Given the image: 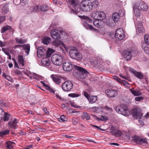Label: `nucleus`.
<instances>
[{"label":"nucleus","mask_w":149,"mask_h":149,"mask_svg":"<svg viewBox=\"0 0 149 149\" xmlns=\"http://www.w3.org/2000/svg\"><path fill=\"white\" fill-rule=\"evenodd\" d=\"M112 18L114 22L116 23L118 22V20L120 18V16L118 13L116 12L113 14Z\"/></svg>","instance_id":"obj_29"},{"label":"nucleus","mask_w":149,"mask_h":149,"mask_svg":"<svg viewBox=\"0 0 149 149\" xmlns=\"http://www.w3.org/2000/svg\"><path fill=\"white\" fill-rule=\"evenodd\" d=\"M142 47L143 49L144 50V51L145 53L147 54H149V47H148L144 46H142Z\"/></svg>","instance_id":"obj_45"},{"label":"nucleus","mask_w":149,"mask_h":149,"mask_svg":"<svg viewBox=\"0 0 149 149\" xmlns=\"http://www.w3.org/2000/svg\"><path fill=\"white\" fill-rule=\"evenodd\" d=\"M4 113L3 110L2 108H0V120L3 119Z\"/></svg>","instance_id":"obj_47"},{"label":"nucleus","mask_w":149,"mask_h":149,"mask_svg":"<svg viewBox=\"0 0 149 149\" xmlns=\"http://www.w3.org/2000/svg\"><path fill=\"white\" fill-rule=\"evenodd\" d=\"M136 31L137 33H145V30L143 27V26L142 24V23L140 24H139L137 26V27L136 28Z\"/></svg>","instance_id":"obj_20"},{"label":"nucleus","mask_w":149,"mask_h":149,"mask_svg":"<svg viewBox=\"0 0 149 149\" xmlns=\"http://www.w3.org/2000/svg\"><path fill=\"white\" fill-rule=\"evenodd\" d=\"M9 131L8 130H6L0 132V135L2 136L3 135L8 134L9 133Z\"/></svg>","instance_id":"obj_43"},{"label":"nucleus","mask_w":149,"mask_h":149,"mask_svg":"<svg viewBox=\"0 0 149 149\" xmlns=\"http://www.w3.org/2000/svg\"><path fill=\"white\" fill-rule=\"evenodd\" d=\"M97 119L98 120H101L103 121H106L108 120V118L106 116H101L100 117L97 118Z\"/></svg>","instance_id":"obj_40"},{"label":"nucleus","mask_w":149,"mask_h":149,"mask_svg":"<svg viewBox=\"0 0 149 149\" xmlns=\"http://www.w3.org/2000/svg\"><path fill=\"white\" fill-rule=\"evenodd\" d=\"M133 9L135 16L136 17H138L140 16V10L138 9L137 6H135L133 5Z\"/></svg>","instance_id":"obj_26"},{"label":"nucleus","mask_w":149,"mask_h":149,"mask_svg":"<svg viewBox=\"0 0 149 149\" xmlns=\"http://www.w3.org/2000/svg\"><path fill=\"white\" fill-rule=\"evenodd\" d=\"M116 110L118 113L124 116H128L130 114V111L128 108L126 107H123L118 106L116 107Z\"/></svg>","instance_id":"obj_6"},{"label":"nucleus","mask_w":149,"mask_h":149,"mask_svg":"<svg viewBox=\"0 0 149 149\" xmlns=\"http://www.w3.org/2000/svg\"><path fill=\"white\" fill-rule=\"evenodd\" d=\"M5 20V17L2 16L0 15V24L3 22Z\"/></svg>","instance_id":"obj_58"},{"label":"nucleus","mask_w":149,"mask_h":149,"mask_svg":"<svg viewBox=\"0 0 149 149\" xmlns=\"http://www.w3.org/2000/svg\"><path fill=\"white\" fill-rule=\"evenodd\" d=\"M105 92L110 97H114L117 95V92L113 90L107 89L105 91Z\"/></svg>","instance_id":"obj_17"},{"label":"nucleus","mask_w":149,"mask_h":149,"mask_svg":"<svg viewBox=\"0 0 149 149\" xmlns=\"http://www.w3.org/2000/svg\"><path fill=\"white\" fill-rule=\"evenodd\" d=\"M103 109L109 111L110 112L112 111V108L109 107L107 106L103 107Z\"/></svg>","instance_id":"obj_49"},{"label":"nucleus","mask_w":149,"mask_h":149,"mask_svg":"<svg viewBox=\"0 0 149 149\" xmlns=\"http://www.w3.org/2000/svg\"><path fill=\"white\" fill-rule=\"evenodd\" d=\"M111 132L115 134V135L117 134V133L116 132V130L115 129V128L113 127H111Z\"/></svg>","instance_id":"obj_53"},{"label":"nucleus","mask_w":149,"mask_h":149,"mask_svg":"<svg viewBox=\"0 0 149 149\" xmlns=\"http://www.w3.org/2000/svg\"><path fill=\"white\" fill-rule=\"evenodd\" d=\"M63 58L62 55L55 54L53 55L51 57L52 63L55 65H61L63 62Z\"/></svg>","instance_id":"obj_2"},{"label":"nucleus","mask_w":149,"mask_h":149,"mask_svg":"<svg viewBox=\"0 0 149 149\" xmlns=\"http://www.w3.org/2000/svg\"><path fill=\"white\" fill-rule=\"evenodd\" d=\"M18 62L21 64L22 66H24V60L23 56L22 55H18Z\"/></svg>","instance_id":"obj_28"},{"label":"nucleus","mask_w":149,"mask_h":149,"mask_svg":"<svg viewBox=\"0 0 149 149\" xmlns=\"http://www.w3.org/2000/svg\"><path fill=\"white\" fill-rule=\"evenodd\" d=\"M91 16L94 20L100 19V20H102L105 18L106 15L103 12L97 11L92 13Z\"/></svg>","instance_id":"obj_3"},{"label":"nucleus","mask_w":149,"mask_h":149,"mask_svg":"<svg viewBox=\"0 0 149 149\" xmlns=\"http://www.w3.org/2000/svg\"><path fill=\"white\" fill-rule=\"evenodd\" d=\"M143 98L142 97H136L135 98V100L136 101L140 102L141 100H143Z\"/></svg>","instance_id":"obj_52"},{"label":"nucleus","mask_w":149,"mask_h":149,"mask_svg":"<svg viewBox=\"0 0 149 149\" xmlns=\"http://www.w3.org/2000/svg\"><path fill=\"white\" fill-rule=\"evenodd\" d=\"M21 47L23 48V49L25 50V53L27 54L28 55L30 52V45L29 44H24L22 45Z\"/></svg>","instance_id":"obj_23"},{"label":"nucleus","mask_w":149,"mask_h":149,"mask_svg":"<svg viewBox=\"0 0 149 149\" xmlns=\"http://www.w3.org/2000/svg\"><path fill=\"white\" fill-rule=\"evenodd\" d=\"M83 25L84 27L87 29L95 30V29L93 26L89 24L86 21H84L83 22Z\"/></svg>","instance_id":"obj_27"},{"label":"nucleus","mask_w":149,"mask_h":149,"mask_svg":"<svg viewBox=\"0 0 149 149\" xmlns=\"http://www.w3.org/2000/svg\"><path fill=\"white\" fill-rule=\"evenodd\" d=\"M72 122L73 124L74 125H76L77 123V121H76L74 118H73L72 119Z\"/></svg>","instance_id":"obj_63"},{"label":"nucleus","mask_w":149,"mask_h":149,"mask_svg":"<svg viewBox=\"0 0 149 149\" xmlns=\"http://www.w3.org/2000/svg\"><path fill=\"white\" fill-rule=\"evenodd\" d=\"M132 112L134 117L139 119L138 121H140V118L143 115L141 112V109L139 107H135L132 110Z\"/></svg>","instance_id":"obj_8"},{"label":"nucleus","mask_w":149,"mask_h":149,"mask_svg":"<svg viewBox=\"0 0 149 149\" xmlns=\"http://www.w3.org/2000/svg\"><path fill=\"white\" fill-rule=\"evenodd\" d=\"M11 27L9 26H4L1 30V32L3 33L6 31L10 29Z\"/></svg>","instance_id":"obj_39"},{"label":"nucleus","mask_w":149,"mask_h":149,"mask_svg":"<svg viewBox=\"0 0 149 149\" xmlns=\"http://www.w3.org/2000/svg\"><path fill=\"white\" fill-rule=\"evenodd\" d=\"M56 84H59L61 82V79L59 77H58L56 75L52 74L50 76Z\"/></svg>","instance_id":"obj_19"},{"label":"nucleus","mask_w":149,"mask_h":149,"mask_svg":"<svg viewBox=\"0 0 149 149\" xmlns=\"http://www.w3.org/2000/svg\"><path fill=\"white\" fill-rule=\"evenodd\" d=\"M144 40L145 43L147 44H149V35H146L144 37Z\"/></svg>","instance_id":"obj_42"},{"label":"nucleus","mask_w":149,"mask_h":149,"mask_svg":"<svg viewBox=\"0 0 149 149\" xmlns=\"http://www.w3.org/2000/svg\"><path fill=\"white\" fill-rule=\"evenodd\" d=\"M15 40L19 44H23L25 42V40L21 38H15Z\"/></svg>","instance_id":"obj_41"},{"label":"nucleus","mask_w":149,"mask_h":149,"mask_svg":"<svg viewBox=\"0 0 149 149\" xmlns=\"http://www.w3.org/2000/svg\"><path fill=\"white\" fill-rule=\"evenodd\" d=\"M70 5L74 8L77 11V9L79 8L80 1L79 0H68Z\"/></svg>","instance_id":"obj_11"},{"label":"nucleus","mask_w":149,"mask_h":149,"mask_svg":"<svg viewBox=\"0 0 149 149\" xmlns=\"http://www.w3.org/2000/svg\"><path fill=\"white\" fill-rule=\"evenodd\" d=\"M47 90H48V91H49L50 92L53 94H54L55 93V91L53 89L51 88L49 86V88L47 89Z\"/></svg>","instance_id":"obj_59"},{"label":"nucleus","mask_w":149,"mask_h":149,"mask_svg":"<svg viewBox=\"0 0 149 149\" xmlns=\"http://www.w3.org/2000/svg\"><path fill=\"white\" fill-rule=\"evenodd\" d=\"M69 54L70 57L73 59L79 60L82 58L81 54L76 48L70 49L69 51Z\"/></svg>","instance_id":"obj_5"},{"label":"nucleus","mask_w":149,"mask_h":149,"mask_svg":"<svg viewBox=\"0 0 149 149\" xmlns=\"http://www.w3.org/2000/svg\"><path fill=\"white\" fill-rule=\"evenodd\" d=\"M68 96L72 97H77L79 96V95L78 94L75 93H70L68 95Z\"/></svg>","instance_id":"obj_48"},{"label":"nucleus","mask_w":149,"mask_h":149,"mask_svg":"<svg viewBox=\"0 0 149 149\" xmlns=\"http://www.w3.org/2000/svg\"><path fill=\"white\" fill-rule=\"evenodd\" d=\"M59 31L56 29H53L51 32L52 37L55 39H58L60 38Z\"/></svg>","instance_id":"obj_13"},{"label":"nucleus","mask_w":149,"mask_h":149,"mask_svg":"<svg viewBox=\"0 0 149 149\" xmlns=\"http://www.w3.org/2000/svg\"><path fill=\"white\" fill-rule=\"evenodd\" d=\"M40 9L42 12L47 11L49 8V7L47 5H43L40 7Z\"/></svg>","instance_id":"obj_36"},{"label":"nucleus","mask_w":149,"mask_h":149,"mask_svg":"<svg viewBox=\"0 0 149 149\" xmlns=\"http://www.w3.org/2000/svg\"><path fill=\"white\" fill-rule=\"evenodd\" d=\"M120 83H122L126 87L128 86V83L125 80H122L121 81H120Z\"/></svg>","instance_id":"obj_51"},{"label":"nucleus","mask_w":149,"mask_h":149,"mask_svg":"<svg viewBox=\"0 0 149 149\" xmlns=\"http://www.w3.org/2000/svg\"><path fill=\"white\" fill-rule=\"evenodd\" d=\"M83 119H86V120H89L91 118V117L86 112H84L83 113L82 116Z\"/></svg>","instance_id":"obj_38"},{"label":"nucleus","mask_w":149,"mask_h":149,"mask_svg":"<svg viewBox=\"0 0 149 149\" xmlns=\"http://www.w3.org/2000/svg\"><path fill=\"white\" fill-rule=\"evenodd\" d=\"M33 75L35 77L36 79H38L40 78V76L36 73H33Z\"/></svg>","instance_id":"obj_60"},{"label":"nucleus","mask_w":149,"mask_h":149,"mask_svg":"<svg viewBox=\"0 0 149 149\" xmlns=\"http://www.w3.org/2000/svg\"><path fill=\"white\" fill-rule=\"evenodd\" d=\"M41 40L42 43L47 45L50 43L51 41V39L48 36H45L43 37Z\"/></svg>","instance_id":"obj_25"},{"label":"nucleus","mask_w":149,"mask_h":149,"mask_svg":"<svg viewBox=\"0 0 149 149\" xmlns=\"http://www.w3.org/2000/svg\"><path fill=\"white\" fill-rule=\"evenodd\" d=\"M129 71L133 74L136 77L140 79H142L143 78V74L140 72H136L133 69L130 68L129 69Z\"/></svg>","instance_id":"obj_14"},{"label":"nucleus","mask_w":149,"mask_h":149,"mask_svg":"<svg viewBox=\"0 0 149 149\" xmlns=\"http://www.w3.org/2000/svg\"><path fill=\"white\" fill-rule=\"evenodd\" d=\"M33 147V145H31L29 146H26L24 148V149H30L31 148Z\"/></svg>","instance_id":"obj_61"},{"label":"nucleus","mask_w":149,"mask_h":149,"mask_svg":"<svg viewBox=\"0 0 149 149\" xmlns=\"http://www.w3.org/2000/svg\"><path fill=\"white\" fill-rule=\"evenodd\" d=\"M6 44V42L0 40V46L1 47L5 46Z\"/></svg>","instance_id":"obj_54"},{"label":"nucleus","mask_w":149,"mask_h":149,"mask_svg":"<svg viewBox=\"0 0 149 149\" xmlns=\"http://www.w3.org/2000/svg\"><path fill=\"white\" fill-rule=\"evenodd\" d=\"M91 125L94 127H95L96 128H98V129H99L100 130H101L103 131H104L105 130L104 129H101V128H100V127H98L97 126H96V125Z\"/></svg>","instance_id":"obj_62"},{"label":"nucleus","mask_w":149,"mask_h":149,"mask_svg":"<svg viewBox=\"0 0 149 149\" xmlns=\"http://www.w3.org/2000/svg\"><path fill=\"white\" fill-rule=\"evenodd\" d=\"M130 92L134 96H140L142 94V93L139 91L137 89L134 90L133 88L130 89Z\"/></svg>","instance_id":"obj_24"},{"label":"nucleus","mask_w":149,"mask_h":149,"mask_svg":"<svg viewBox=\"0 0 149 149\" xmlns=\"http://www.w3.org/2000/svg\"><path fill=\"white\" fill-rule=\"evenodd\" d=\"M7 149H13V147L15 146V143L10 141H7L6 142Z\"/></svg>","instance_id":"obj_22"},{"label":"nucleus","mask_w":149,"mask_h":149,"mask_svg":"<svg viewBox=\"0 0 149 149\" xmlns=\"http://www.w3.org/2000/svg\"><path fill=\"white\" fill-rule=\"evenodd\" d=\"M91 4L92 8L93 7L96 8L98 6L99 2L97 0H95L93 1L92 2H91Z\"/></svg>","instance_id":"obj_37"},{"label":"nucleus","mask_w":149,"mask_h":149,"mask_svg":"<svg viewBox=\"0 0 149 149\" xmlns=\"http://www.w3.org/2000/svg\"><path fill=\"white\" fill-rule=\"evenodd\" d=\"M81 18L82 19L86 20L87 21L90 23H92L93 22L92 20L89 17L86 16H81Z\"/></svg>","instance_id":"obj_34"},{"label":"nucleus","mask_w":149,"mask_h":149,"mask_svg":"<svg viewBox=\"0 0 149 149\" xmlns=\"http://www.w3.org/2000/svg\"><path fill=\"white\" fill-rule=\"evenodd\" d=\"M125 59L126 60H130L131 58V54L127 50H125L123 53Z\"/></svg>","instance_id":"obj_21"},{"label":"nucleus","mask_w":149,"mask_h":149,"mask_svg":"<svg viewBox=\"0 0 149 149\" xmlns=\"http://www.w3.org/2000/svg\"><path fill=\"white\" fill-rule=\"evenodd\" d=\"M62 66L63 70L68 72H70L73 68L72 64L69 61L64 62Z\"/></svg>","instance_id":"obj_7"},{"label":"nucleus","mask_w":149,"mask_h":149,"mask_svg":"<svg viewBox=\"0 0 149 149\" xmlns=\"http://www.w3.org/2000/svg\"><path fill=\"white\" fill-rule=\"evenodd\" d=\"M46 53L45 50L42 47H38L37 51V55L39 57H40L42 56L45 55Z\"/></svg>","instance_id":"obj_16"},{"label":"nucleus","mask_w":149,"mask_h":149,"mask_svg":"<svg viewBox=\"0 0 149 149\" xmlns=\"http://www.w3.org/2000/svg\"><path fill=\"white\" fill-rule=\"evenodd\" d=\"M140 138V137L136 135L133 136L132 138V140L138 144L139 143Z\"/></svg>","instance_id":"obj_35"},{"label":"nucleus","mask_w":149,"mask_h":149,"mask_svg":"<svg viewBox=\"0 0 149 149\" xmlns=\"http://www.w3.org/2000/svg\"><path fill=\"white\" fill-rule=\"evenodd\" d=\"M76 68L79 71L78 76V79L79 81H82V79H85L86 77L89 72L81 67L76 66Z\"/></svg>","instance_id":"obj_4"},{"label":"nucleus","mask_w":149,"mask_h":149,"mask_svg":"<svg viewBox=\"0 0 149 149\" xmlns=\"http://www.w3.org/2000/svg\"><path fill=\"white\" fill-rule=\"evenodd\" d=\"M43 64L46 66H49L50 65V62L48 59H47L46 60L43 61Z\"/></svg>","instance_id":"obj_50"},{"label":"nucleus","mask_w":149,"mask_h":149,"mask_svg":"<svg viewBox=\"0 0 149 149\" xmlns=\"http://www.w3.org/2000/svg\"><path fill=\"white\" fill-rule=\"evenodd\" d=\"M2 51L5 53V54L7 55H9V52L7 50H6L5 48H2Z\"/></svg>","instance_id":"obj_56"},{"label":"nucleus","mask_w":149,"mask_h":149,"mask_svg":"<svg viewBox=\"0 0 149 149\" xmlns=\"http://www.w3.org/2000/svg\"><path fill=\"white\" fill-rule=\"evenodd\" d=\"M91 2L90 0H83L80 3L79 8H77V12L81 13L83 11H88L92 9Z\"/></svg>","instance_id":"obj_1"},{"label":"nucleus","mask_w":149,"mask_h":149,"mask_svg":"<svg viewBox=\"0 0 149 149\" xmlns=\"http://www.w3.org/2000/svg\"><path fill=\"white\" fill-rule=\"evenodd\" d=\"M10 115L6 113H5L3 116V120L4 121H7L9 120Z\"/></svg>","instance_id":"obj_31"},{"label":"nucleus","mask_w":149,"mask_h":149,"mask_svg":"<svg viewBox=\"0 0 149 149\" xmlns=\"http://www.w3.org/2000/svg\"><path fill=\"white\" fill-rule=\"evenodd\" d=\"M147 143L148 142L146 139H142L140 138V140L139 141L138 144L142 145L144 143Z\"/></svg>","instance_id":"obj_44"},{"label":"nucleus","mask_w":149,"mask_h":149,"mask_svg":"<svg viewBox=\"0 0 149 149\" xmlns=\"http://www.w3.org/2000/svg\"><path fill=\"white\" fill-rule=\"evenodd\" d=\"M40 82L44 86L46 87L47 90L48 88H49V86L47 84H45L44 81H41Z\"/></svg>","instance_id":"obj_57"},{"label":"nucleus","mask_w":149,"mask_h":149,"mask_svg":"<svg viewBox=\"0 0 149 149\" xmlns=\"http://www.w3.org/2000/svg\"><path fill=\"white\" fill-rule=\"evenodd\" d=\"M66 119L64 115H62L60 116V118H58V120L61 122H63L66 120Z\"/></svg>","instance_id":"obj_46"},{"label":"nucleus","mask_w":149,"mask_h":149,"mask_svg":"<svg viewBox=\"0 0 149 149\" xmlns=\"http://www.w3.org/2000/svg\"><path fill=\"white\" fill-rule=\"evenodd\" d=\"M115 37L116 38L121 40L124 38V33L123 29H118L116 30Z\"/></svg>","instance_id":"obj_12"},{"label":"nucleus","mask_w":149,"mask_h":149,"mask_svg":"<svg viewBox=\"0 0 149 149\" xmlns=\"http://www.w3.org/2000/svg\"><path fill=\"white\" fill-rule=\"evenodd\" d=\"M0 8L1 9V13L3 15L7 14L9 11L8 6L7 4H2L0 6Z\"/></svg>","instance_id":"obj_15"},{"label":"nucleus","mask_w":149,"mask_h":149,"mask_svg":"<svg viewBox=\"0 0 149 149\" xmlns=\"http://www.w3.org/2000/svg\"><path fill=\"white\" fill-rule=\"evenodd\" d=\"M134 5L135 6H136L138 9L142 11H146L148 9V6L143 1L135 3Z\"/></svg>","instance_id":"obj_10"},{"label":"nucleus","mask_w":149,"mask_h":149,"mask_svg":"<svg viewBox=\"0 0 149 149\" xmlns=\"http://www.w3.org/2000/svg\"><path fill=\"white\" fill-rule=\"evenodd\" d=\"M84 94L85 97L87 98L88 101H89V94L86 92H84Z\"/></svg>","instance_id":"obj_55"},{"label":"nucleus","mask_w":149,"mask_h":149,"mask_svg":"<svg viewBox=\"0 0 149 149\" xmlns=\"http://www.w3.org/2000/svg\"><path fill=\"white\" fill-rule=\"evenodd\" d=\"M73 86L72 83L70 81H66L63 84L62 88L65 91H68L71 90Z\"/></svg>","instance_id":"obj_9"},{"label":"nucleus","mask_w":149,"mask_h":149,"mask_svg":"<svg viewBox=\"0 0 149 149\" xmlns=\"http://www.w3.org/2000/svg\"><path fill=\"white\" fill-rule=\"evenodd\" d=\"M113 78L117 80L120 83V81H119V80H120V79L118 77L116 76H114L113 77Z\"/></svg>","instance_id":"obj_64"},{"label":"nucleus","mask_w":149,"mask_h":149,"mask_svg":"<svg viewBox=\"0 0 149 149\" xmlns=\"http://www.w3.org/2000/svg\"><path fill=\"white\" fill-rule=\"evenodd\" d=\"M18 123V120L16 118L14 120L9 121L8 123L9 126L11 128L13 129H15L17 128V123Z\"/></svg>","instance_id":"obj_18"},{"label":"nucleus","mask_w":149,"mask_h":149,"mask_svg":"<svg viewBox=\"0 0 149 149\" xmlns=\"http://www.w3.org/2000/svg\"><path fill=\"white\" fill-rule=\"evenodd\" d=\"M97 99V96H92L89 99V102L93 104L95 103Z\"/></svg>","instance_id":"obj_30"},{"label":"nucleus","mask_w":149,"mask_h":149,"mask_svg":"<svg viewBox=\"0 0 149 149\" xmlns=\"http://www.w3.org/2000/svg\"><path fill=\"white\" fill-rule=\"evenodd\" d=\"M102 20H100V19H95L93 21V24L96 27H99L101 25L100 23Z\"/></svg>","instance_id":"obj_32"},{"label":"nucleus","mask_w":149,"mask_h":149,"mask_svg":"<svg viewBox=\"0 0 149 149\" xmlns=\"http://www.w3.org/2000/svg\"><path fill=\"white\" fill-rule=\"evenodd\" d=\"M54 52V49L49 48L47 52L46 57H50Z\"/></svg>","instance_id":"obj_33"}]
</instances>
